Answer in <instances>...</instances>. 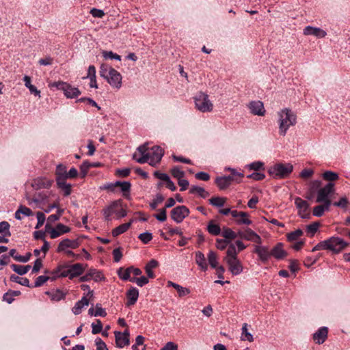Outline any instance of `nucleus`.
Masks as SVG:
<instances>
[{
  "label": "nucleus",
  "mask_w": 350,
  "mask_h": 350,
  "mask_svg": "<svg viewBox=\"0 0 350 350\" xmlns=\"http://www.w3.org/2000/svg\"><path fill=\"white\" fill-rule=\"evenodd\" d=\"M91 327L93 334H97L102 332L103 325L99 319H96L95 322L92 323Z\"/></svg>",
  "instance_id": "nucleus-48"
},
{
  "label": "nucleus",
  "mask_w": 350,
  "mask_h": 350,
  "mask_svg": "<svg viewBox=\"0 0 350 350\" xmlns=\"http://www.w3.org/2000/svg\"><path fill=\"white\" fill-rule=\"evenodd\" d=\"M56 182L58 187L64 192V196H68L71 193V185L67 183L66 180H60Z\"/></svg>",
  "instance_id": "nucleus-33"
},
{
  "label": "nucleus",
  "mask_w": 350,
  "mask_h": 350,
  "mask_svg": "<svg viewBox=\"0 0 350 350\" xmlns=\"http://www.w3.org/2000/svg\"><path fill=\"white\" fill-rule=\"evenodd\" d=\"M83 271V265L80 263H77L71 266L70 269L67 271H63L59 274L57 272L56 275L54 276L52 280L55 277H66L69 276L70 278H72L75 276L81 275Z\"/></svg>",
  "instance_id": "nucleus-10"
},
{
  "label": "nucleus",
  "mask_w": 350,
  "mask_h": 350,
  "mask_svg": "<svg viewBox=\"0 0 350 350\" xmlns=\"http://www.w3.org/2000/svg\"><path fill=\"white\" fill-rule=\"evenodd\" d=\"M154 217L159 221H165L167 219L165 208L160 209L159 213L154 215Z\"/></svg>",
  "instance_id": "nucleus-60"
},
{
  "label": "nucleus",
  "mask_w": 350,
  "mask_h": 350,
  "mask_svg": "<svg viewBox=\"0 0 350 350\" xmlns=\"http://www.w3.org/2000/svg\"><path fill=\"white\" fill-rule=\"evenodd\" d=\"M53 180L45 177H38L33 180L31 187L36 190L49 188L52 185Z\"/></svg>",
  "instance_id": "nucleus-16"
},
{
  "label": "nucleus",
  "mask_w": 350,
  "mask_h": 350,
  "mask_svg": "<svg viewBox=\"0 0 350 350\" xmlns=\"http://www.w3.org/2000/svg\"><path fill=\"white\" fill-rule=\"evenodd\" d=\"M254 252L258 254L260 260L263 262H266L271 257V251L266 246L256 245Z\"/></svg>",
  "instance_id": "nucleus-20"
},
{
  "label": "nucleus",
  "mask_w": 350,
  "mask_h": 350,
  "mask_svg": "<svg viewBox=\"0 0 350 350\" xmlns=\"http://www.w3.org/2000/svg\"><path fill=\"white\" fill-rule=\"evenodd\" d=\"M325 250H330L335 254L340 252L348 246V243L338 237H332L325 240Z\"/></svg>",
  "instance_id": "nucleus-5"
},
{
  "label": "nucleus",
  "mask_w": 350,
  "mask_h": 350,
  "mask_svg": "<svg viewBox=\"0 0 350 350\" xmlns=\"http://www.w3.org/2000/svg\"><path fill=\"white\" fill-rule=\"evenodd\" d=\"M103 55L105 59L109 58V59H115L117 60L121 59V57L119 55H118L116 53H113L112 51H103Z\"/></svg>",
  "instance_id": "nucleus-59"
},
{
  "label": "nucleus",
  "mask_w": 350,
  "mask_h": 350,
  "mask_svg": "<svg viewBox=\"0 0 350 350\" xmlns=\"http://www.w3.org/2000/svg\"><path fill=\"white\" fill-rule=\"evenodd\" d=\"M195 177L201 180L207 181L210 179V175L204 172H200L196 174Z\"/></svg>",
  "instance_id": "nucleus-61"
},
{
  "label": "nucleus",
  "mask_w": 350,
  "mask_h": 350,
  "mask_svg": "<svg viewBox=\"0 0 350 350\" xmlns=\"http://www.w3.org/2000/svg\"><path fill=\"white\" fill-rule=\"evenodd\" d=\"M48 294L50 295L51 299L53 301H59L64 299L65 296V294L59 290H56L55 291L48 293Z\"/></svg>",
  "instance_id": "nucleus-49"
},
{
  "label": "nucleus",
  "mask_w": 350,
  "mask_h": 350,
  "mask_svg": "<svg viewBox=\"0 0 350 350\" xmlns=\"http://www.w3.org/2000/svg\"><path fill=\"white\" fill-rule=\"evenodd\" d=\"M303 231L301 229H297L287 234V239L288 241H294L297 240L301 236L303 235Z\"/></svg>",
  "instance_id": "nucleus-45"
},
{
  "label": "nucleus",
  "mask_w": 350,
  "mask_h": 350,
  "mask_svg": "<svg viewBox=\"0 0 350 350\" xmlns=\"http://www.w3.org/2000/svg\"><path fill=\"white\" fill-rule=\"evenodd\" d=\"M36 217L38 223L36 226V228L38 229L44 224L46 218L44 214L42 212H37Z\"/></svg>",
  "instance_id": "nucleus-57"
},
{
  "label": "nucleus",
  "mask_w": 350,
  "mask_h": 350,
  "mask_svg": "<svg viewBox=\"0 0 350 350\" xmlns=\"http://www.w3.org/2000/svg\"><path fill=\"white\" fill-rule=\"evenodd\" d=\"M118 275L123 280H130V279H132V278L130 277L131 273L129 270V267L126 269H124L122 267H120L118 270Z\"/></svg>",
  "instance_id": "nucleus-42"
},
{
  "label": "nucleus",
  "mask_w": 350,
  "mask_h": 350,
  "mask_svg": "<svg viewBox=\"0 0 350 350\" xmlns=\"http://www.w3.org/2000/svg\"><path fill=\"white\" fill-rule=\"evenodd\" d=\"M130 281L135 282L139 286H143L148 283V279L145 276H142L140 278H132V279H130Z\"/></svg>",
  "instance_id": "nucleus-53"
},
{
  "label": "nucleus",
  "mask_w": 350,
  "mask_h": 350,
  "mask_svg": "<svg viewBox=\"0 0 350 350\" xmlns=\"http://www.w3.org/2000/svg\"><path fill=\"white\" fill-rule=\"evenodd\" d=\"M12 269L13 271L16 273H17L19 275H24L28 272V271L30 269L31 266L30 265H16L13 264L11 265Z\"/></svg>",
  "instance_id": "nucleus-36"
},
{
  "label": "nucleus",
  "mask_w": 350,
  "mask_h": 350,
  "mask_svg": "<svg viewBox=\"0 0 350 350\" xmlns=\"http://www.w3.org/2000/svg\"><path fill=\"white\" fill-rule=\"evenodd\" d=\"M225 261L229 266V270L233 275H238L243 271V267L240 260L237 258L233 259H226Z\"/></svg>",
  "instance_id": "nucleus-18"
},
{
  "label": "nucleus",
  "mask_w": 350,
  "mask_h": 350,
  "mask_svg": "<svg viewBox=\"0 0 350 350\" xmlns=\"http://www.w3.org/2000/svg\"><path fill=\"white\" fill-rule=\"evenodd\" d=\"M319 227V223L314 222V223L307 226V227H306L307 232L311 234V235L313 236L318 230Z\"/></svg>",
  "instance_id": "nucleus-55"
},
{
  "label": "nucleus",
  "mask_w": 350,
  "mask_h": 350,
  "mask_svg": "<svg viewBox=\"0 0 350 350\" xmlns=\"http://www.w3.org/2000/svg\"><path fill=\"white\" fill-rule=\"evenodd\" d=\"M314 171L312 169H304L303 170L299 176L302 178H308L312 176Z\"/></svg>",
  "instance_id": "nucleus-63"
},
{
  "label": "nucleus",
  "mask_w": 350,
  "mask_h": 350,
  "mask_svg": "<svg viewBox=\"0 0 350 350\" xmlns=\"http://www.w3.org/2000/svg\"><path fill=\"white\" fill-rule=\"evenodd\" d=\"M88 273H92L91 279L94 280L95 281L100 280L102 278V275L100 272L97 271L96 269H90Z\"/></svg>",
  "instance_id": "nucleus-62"
},
{
  "label": "nucleus",
  "mask_w": 350,
  "mask_h": 350,
  "mask_svg": "<svg viewBox=\"0 0 350 350\" xmlns=\"http://www.w3.org/2000/svg\"><path fill=\"white\" fill-rule=\"evenodd\" d=\"M167 286L174 287L176 290L179 297L185 296L190 293V291L188 288L183 287V286H180L179 284L174 283L171 281H169L167 282Z\"/></svg>",
  "instance_id": "nucleus-31"
},
{
  "label": "nucleus",
  "mask_w": 350,
  "mask_h": 350,
  "mask_svg": "<svg viewBox=\"0 0 350 350\" xmlns=\"http://www.w3.org/2000/svg\"><path fill=\"white\" fill-rule=\"evenodd\" d=\"M107 82L113 88L119 89L122 85V75L117 70H111V74L106 78Z\"/></svg>",
  "instance_id": "nucleus-15"
},
{
  "label": "nucleus",
  "mask_w": 350,
  "mask_h": 350,
  "mask_svg": "<svg viewBox=\"0 0 350 350\" xmlns=\"http://www.w3.org/2000/svg\"><path fill=\"white\" fill-rule=\"evenodd\" d=\"M295 204L298 209V214L301 218H310V213L308 211L310 205L306 200H302L299 197H297L295 199Z\"/></svg>",
  "instance_id": "nucleus-9"
},
{
  "label": "nucleus",
  "mask_w": 350,
  "mask_h": 350,
  "mask_svg": "<svg viewBox=\"0 0 350 350\" xmlns=\"http://www.w3.org/2000/svg\"><path fill=\"white\" fill-rule=\"evenodd\" d=\"M227 256L224 258V260L226 259H233L237 258V252L236 247L233 244H230L227 250Z\"/></svg>",
  "instance_id": "nucleus-46"
},
{
  "label": "nucleus",
  "mask_w": 350,
  "mask_h": 350,
  "mask_svg": "<svg viewBox=\"0 0 350 350\" xmlns=\"http://www.w3.org/2000/svg\"><path fill=\"white\" fill-rule=\"evenodd\" d=\"M10 280L23 286H30L29 280L26 278H20L16 275H12L10 276Z\"/></svg>",
  "instance_id": "nucleus-44"
},
{
  "label": "nucleus",
  "mask_w": 350,
  "mask_h": 350,
  "mask_svg": "<svg viewBox=\"0 0 350 350\" xmlns=\"http://www.w3.org/2000/svg\"><path fill=\"white\" fill-rule=\"evenodd\" d=\"M66 167L62 164H59L56 167L55 175H56V181L60 180H66Z\"/></svg>",
  "instance_id": "nucleus-28"
},
{
  "label": "nucleus",
  "mask_w": 350,
  "mask_h": 350,
  "mask_svg": "<svg viewBox=\"0 0 350 350\" xmlns=\"http://www.w3.org/2000/svg\"><path fill=\"white\" fill-rule=\"evenodd\" d=\"M226 201V198L221 197H213L209 200V202L211 205L221 207L223 206Z\"/></svg>",
  "instance_id": "nucleus-43"
},
{
  "label": "nucleus",
  "mask_w": 350,
  "mask_h": 350,
  "mask_svg": "<svg viewBox=\"0 0 350 350\" xmlns=\"http://www.w3.org/2000/svg\"><path fill=\"white\" fill-rule=\"evenodd\" d=\"M138 152L142 154L141 157H137V153H134L133 159L139 163H145L149 161L150 152L148 150V143H145L137 148Z\"/></svg>",
  "instance_id": "nucleus-12"
},
{
  "label": "nucleus",
  "mask_w": 350,
  "mask_h": 350,
  "mask_svg": "<svg viewBox=\"0 0 350 350\" xmlns=\"http://www.w3.org/2000/svg\"><path fill=\"white\" fill-rule=\"evenodd\" d=\"M138 237L144 243L146 244L152 240V235L150 232H146L140 234Z\"/></svg>",
  "instance_id": "nucleus-56"
},
{
  "label": "nucleus",
  "mask_w": 350,
  "mask_h": 350,
  "mask_svg": "<svg viewBox=\"0 0 350 350\" xmlns=\"http://www.w3.org/2000/svg\"><path fill=\"white\" fill-rule=\"evenodd\" d=\"M95 345L96 346V350H108L105 342L100 338H96L95 339Z\"/></svg>",
  "instance_id": "nucleus-58"
},
{
  "label": "nucleus",
  "mask_w": 350,
  "mask_h": 350,
  "mask_svg": "<svg viewBox=\"0 0 350 350\" xmlns=\"http://www.w3.org/2000/svg\"><path fill=\"white\" fill-rule=\"evenodd\" d=\"M189 214V208L185 206H178L173 208L171 211L172 219L179 224L183 221V219L187 217Z\"/></svg>",
  "instance_id": "nucleus-8"
},
{
  "label": "nucleus",
  "mask_w": 350,
  "mask_h": 350,
  "mask_svg": "<svg viewBox=\"0 0 350 350\" xmlns=\"http://www.w3.org/2000/svg\"><path fill=\"white\" fill-rule=\"evenodd\" d=\"M328 335V327L323 326L319 327L317 332L312 334V339L316 344L321 345L327 339Z\"/></svg>",
  "instance_id": "nucleus-13"
},
{
  "label": "nucleus",
  "mask_w": 350,
  "mask_h": 350,
  "mask_svg": "<svg viewBox=\"0 0 350 350\" xmlns=\"http://www.w3.org/2000/svg\"><path fill=\"white\" fill-rule=\"evenodd\" d=\"M304 34L306 36H314L318 38H322L326 36L327 33L319 27L307 26L304 29Z\"/></svg>",
  "instance_id": "nucleus-19"
},
{
  "label": "nucleus",
  "mask_w": 350,
  "mask_h": 350,
  "mask_svg": "<svg viewBox=\"0 0 350 350\" xmlns=\"http://www.w3.org/2000/svg\"><path fill=\"white\" fill-rule=\"evenodd\" d=\"M190 193L199 194L202 198H206L209 196V193L206 191L204 188L198 186H191L189 190Z\"/></svg>",
  "instance_id": "nucleus-35"
},
{
  "label": "nucleus",
  "mask_w": 350,
  "mask_h": 350,
  "mask_svg": "<svg viewBox=\"0 0 350 350\" xmlns=\"http://www.w3.org/2000/svg\"><path fill=\"white\" fill-rule=\"evenodd\" d=\"M221 235L226 239L232 240L237 237V234L231 228H224L221 231Z\"/></svg>",
  "instance_id": "nucleus-40"
},
{
  "label": "nucleus",
  "mask_w": 350,
  "mask_h": 350,
  "mask_svg": "<svg viewBox=\"0 0 350 350\" xmlns=\"http://www.w3.org/2000/svg\"><path fill=\"white\" fill-rule=\"evenodd\" d=\"M215 183L221 190H224L230 185L229 183V179L226 178L224 176L217 177L215 179Z\"/></svg>",
  "instance_id": "nucleus-37"
},
{
  "label": "nucleus",
  "mask_w": 350,
  "mask_h": 350,
  "mask_svg": "<svg viewBox=\"0 0 350 350\" xmlns=\"http://www.w3.org/2000/svg\"><path fill=\"white\" fill-rule=\"evenodd\" d=\"M287 255L286 252L283 250V245L278 243L271 250V256H273L276 259H282Z\"/></svg>",
  "instance_id": "nucleus-24"
},
{
  "label": "nucleus",
  "mask_w": 350,
  "mask_h": 350,
  "mask_svg": "<svg viewBox=\"0 0 350 350\" xmlns=\"http://www.w3.org/2000/svg\"><path fill=\"white\" fill-rule=\"evenodd\" d=\"M331 204V201H327L326 203L314 206L312 211L313 215L321 217L325 211H329Z\"/></svg>",
  "instance_id": "nucleus-25"
},
{
  "label": "nucleus",
  "mask_w": 350,
  "mask_h": 350,
  "mask_svg": "<svg viewBox=\"0 0 350 350\" xmlns=\"http://www.w3.org/2000/svg\"><path fill=\"white\" fill-rule=\"evenodd\" d=\"M50 86L55 87L58 90L63 91L64 95L68 98H74L81 94V91L77 88L72 87L71 85L66 82H53L50 85Z\"/></svg>",
  "instance_id": "nucleus-6"
},
{
  "label": "nucleus",
  "mask_w": 350,
  "mask_h": 350,
  "mask_svg": "<svg viewBox=\"0 0 350 350\" xmlns=\"http://www.w3.org/2000/svg\"><path fill=\"white\" fill-rule=\"evenodd\" d=\"M208 260L211 267L217 268V254L213 252L210 251L208 254Z\"/></svg>",
  "instance_id": "nucleus-47"
},
{
  "label": "nucleus",
  "mask_w": 350,
  "mask_h": 350,
  "mask_svg": "<svg viewBox=\"0 0 350 350\" xmlns=\"http://www.w3.org/2000/svg\"><path fill=\"white\" fill-rule=\"evenodd\" d=\"M113 69L114 68L106 64H102L99 71L100 77L106 79V78H107V77L111 74V70H113Z\"/></svg>",
  "instance_id": "nucleus-41"
},
{
  "label": "nucleus",
  "mask_w": 350,
  "mask_h": 350,
  "mask_svg": "<svg viewBox=\"0 0 350 350\" xmlns=\"http://www.w3.org/2000/svg\"><path fill=\"white\" fill-rule=\"evenodd\" d=\"M293 166L291 163H276L269 167V174L275 178H284L293 172Z\"/></svg>",
  "instance_id": "nucleus-2"
},
{
  "label": "nucleus",
  "mask_w": 350,
  "mask_h": 350,
  "mask_svg": "<svg viewBox=\"0 0 350 350\" xmlns=\"http://www.w3.org/2000/svg\"><path fill=\"white\" fill-rule=\"evenodd\" d=\"M51 278L46 275H40L38 276L35 282L33 285L34 287H39L43 285L47 280H49Z\"/></svg>",
  "instance_id": "nucleus-54"
},
{
  "label": "nucleus",
  "mask_w": 350,
  "mask_h": 350,
  "mask_svg": "<svg viewBox=\"0 0 350 350\" xmlns=\"http://www.w3.org/2000/svg\"><path fill=\"white\" fill-rule=\"evenodd\" d=\"M105 220L109 221L112 214H116L117 217H124L127 215L126 211L122 207V202L120 200L113 201L109 206L103 211Z\"/></svg>",
  "instance_id": "nucleus-3"
},
{
  "label": "nucleus",
  "mask_w": 350,
  "mask_h": 350,
  "mask_svg": "<svg viewBox=\"0 0 350 350\" xmlns=\"http://www.w3.org/2000/svg\"><path fill=\"white\" fill-rule=\"evenodd\" d=\"M93 299V291H89L85 295H84L81 300L78 301L75 306H88L91 303V300Z\"/></svg>",
  "instance_id": "nucleus-29"
},
{
  "label": "nucleus",
  "mask_w": 350,
  "mask_h": 350,
  "mask_svg": "<svg viewBox=\"0 0 350 350\" xmlns=\"http://www.w3.org/2000/svg\"><path fill=\"white\" fill-rule=\"evenodd\" d=\"M127 304L129 306L134 305L138 298L139 291L135 288H132L129 290L126 294Z\"/></svg>",
  "instance_id": "nucleus-26"
},
{
  "label": "nucleus",
  "mask_w": 350,
  "mask_h": 350,
  "mask_svg": "<svg viewBox=\"0 0 350 350\" xmlns=\"http://www.w3.org/2000/svg\"><path fill=\"white\" fill-rule=\"evenodd\" d=\"M10 227L8 221L0 222V233H3L4 236H10Z\"/></svg>",
  "instance_id": "nucleus-51"
},
{
  "label": "nucleus",
  "mask_w": 350,
  "mask_h": 350,
  "mask_svg": "<svg viewBox=\"0 0 350 350\" xmlns=\"http://www.w3.org/2000/svg\"><path fill=\"white\" fill-rule=\"evenodd\" d=\"M334 191V184L327 183L324 187L321 188L317 191L316 202L319 203H326L327 201H331L329 196Z\"/></svg>",
  "instance_id": "nucleus-7"
},
{
  "label": "nucleus",
  "mask_w": 350,
  "mask_h": 350,
  "mask_svg": "<svg viewBox=\"0 0 350 350\" xmlns=\"http://www.w3.org/2000/svg\"><path fill=\"white\" fill-rule=\"evenodd\" d=\"M161 350H178V346L173 342H167Z\"/></svg>",
  "instance_id": "nucleus-64"
},
{
  "label": "nucleus",
  "mask_w": 350,
  "mask_h": 350,
  "mask_svg": "<svg viewBox=\"0 0 350 350\" xmlns=\"http://www.w3.org/2000/svg\"><path fill=\"white\" fill-rule=\"evenodd\" d=\"M279 133L280 135L284 136L288 129L297 122V116L294 112L288 108L282 109L278 113Z\"/></svg>",
  "instance_id": "nucleus-1"
},
{
  "label": "nucleus",
  "mask_w": 350,
  "mask_h": 350,
  "mask_svg": "<svg viewBox=\"0 0 350 350\" xmlns=\"http://www.w3.org/2000/svg\"><path fill=\"white\" fill-rule=\"evenodd\" d=\"M196 107L201 112H211L213 109V104L210 100L208 95L204 92H199L194 98Z\"/></svg>",
  "instance_id": "nucleus-4"
},
{
  "label": "nucleus",
  "mask_w": 350,
  "mask_h": 350,
  "mask_svg": "<svg viewBox=\"0 0 350 350\" xmlns=\"http://www.w3.org/2000/svg\"><path fill=\"white\" fill-rule=\"evenodd\" d=\"M252 113L257 116H264L265 110L261 101H252L249 104Z\"/></svg>",
  "instance_id": "nucleus-21"
},
{
  "label": "nucleus",
  "mask_w": 350,
  "mask_h": 350,
  "mask_svg": "<svg viewBox=\"0 0 350 350\" xmlns=\"http://www.w3.org/2000/svg\"><path fill=\"white\" fill-rule=\"evenodd\" d=\"M196 262L202 271H206L207 269L208 265L202 252H197L196 253Z\"/></svg>",
  "instance_id": "nucleus-27"
},
{
  "label": "nucleus",
  "mask_w": 350,
  "mask_h": 350,
  "mask_svg": "<svg viewBox=\"0 0 350 350\" xmlns=\"http://www.w3.org/2000/svg\"><path fill=\"white\" fill-rule=\"evenodd\" d=\"M88 314L91 317H105L107 312L105 308H90Z\"/></svg>",
  "instance_id": "nucleus-34"
},
{
  "label": "nucleus",
  "mask_w": 350,
  "mask_h": 350,
  "mask_svg": "<svg viewBox=\"0 0 350 350\" xmlns=\"http://www.w3.org/2000/svg\"><path fill=\"white\" fill-rule=\"evenodd\" d=\"M321 185V182L320 180H313L310 183V188H309V191H310V196H308L307 198L308 199H311L313 196V194L318 191V190L320 188Z\"/></svg>",
  "instance_id": "nucleus-38"
},
{
  "label": "nucleus",
  "mask_w": 350,
  "mask_h": 350,
  "mask_svg": "<svg viewBox=\"0 0 350 350\" xmlns=\"http://www.w3.org/2000/svg\"><path fill=\"white\" fill-rule=\"evenodd\" d=\"M243 239L250 241L258 244H261L262 243L260 237L249 228L244 229Z\"/></svg>",
  "instance_id": "nucleus-22"
},
{
  "label": "nucleus",
  "mask_w": 350,
  "mask_h": 350,
  "mask_svg": "<svg viewBox=\"0 0 350 350\" xmlns=\"http://www.w3.org/2000/svg\"><path fill=\"white\" fill-rule=\"evenodd\" d=\"M247 326L248 325L247 323H244L243 325L241 328V340L243 341L247 340L251 342L254 341V336L248 332Z\"/></svg>",
  "instance_id": "nucleus-30"
},
{
  "label": "nucleus",
  "mask_w": 350,
  "mask_h": 350,
  "mask_svg": "<svg viewBox=\"0 0 350 350\" xmlns=\"http://www.w3.org/2000/svg\"><path fill=\"white\" fill-rule=\"evenodd\" d=\"M132 224V221L128 222V223H125V224H122L121 225H120L119 226L116 227V228H114L112 231V235L113 237H118V235L125 232L131 226Z\"/></svg>",
  "instance_id": "nucleus-32"
},
{
  "label": "nucleus",
  "mask_w": 350,
  "mask_h": 350,
  "mask_svg": "<svg viewBox=\"0 0 350 350\" xmlns=\"http://www.w3.org/2000/svg\"><path fill=\"white\" fill-rule=\"evenodd\" d=\"M231 215L236 219V223L238 225H250L252 223V221L249 219V215L246 212H239L234 210L231 212Z\"/></svg>",
  "instance_id": "nucleus-14"
},
{
  "label": "nucleus",
  "mask_w": 350,
  "mask_h": 350,
  "mask_svg": "<svg viewBox=\"0 0 350 350\" xmlns=\"http://www.w3.org/2000/svg\"><path fill=\"white\" fill-rule=\"evenodd\" d=\"M149 152L150 159L147 163H148L152 166H155L161 161L164 153L163 149L157 146H153Z\"/></svg>",
  "instance_id": "nucleus-11"
},
{
  "label": "nucleus",
  "mask_w": 350,
  "mask_h": 350,
  "mask_svg": "<svg viewBox=\"0 0 350 350\" xmlns=\"http://www.w3.org/2000/svg\"><path fill=\"white\" fill-rule=\"evenodd\" d=\"M114 335L117 347L123 348L124 346L129 345V338H127V336H124L121 332L115 331Z\"/></svg>",
  "instance_id": "nucleus-23"
},
{
  "label": "nucleus",
  "mask_w": 350,
  "mask_h": 350,
  "mask_svg": "<svg viewBox=\"0 0 350 350\" xmlns=\"http://www.w3.org/2000/svg\"><path fill=\"white\" fill-rule=\"evenodd\" d=\"M172 175L178 179H180L185 176V172L180 169V167L176 166L174 167L170 171Z\"/></svg>",
  "instance_id": "nucleus-52"
},
{
  "label": "nucleus",
  "mask_w": 350,
  "mask_h": 350,
  "mask_svg": "<svg viewBox=\"0 0 350 350\" xmlns=\"http://www.w3.org/2000/svg\"><path fill=\"white\" fill-rule=\"evenodd\" d=\"M323 178L328 181H334L338 178V174L332 171H326L323 174Z\"/></svg>",
  "instance_id": "nucleus-50"
},
{
  "label": "nucleus",
  "mask_w": 350,
  "mask_h": 350,
  "mask_svg": "<svg viewBox=\"0 0 350 350\" xmlns=\"http://www.w3.org/2000/svg\"><path fill=\"white\" fill-rule=\"evenodd\" d=\"M79 244L78 239H65L59 243L57 251V252H62L66 251L67 248L75 249L79 246Z\"/></svg>",
  "instance_id": "nucleus-17"
},
{
  "label": "nucleus",
  "mask_w": 350,
  "mask_h": 350,
  "mask_svg": "<svg viewBox=\"0 0 350 350\" xmlns=\"http://www.w3.org/2000/svg\"><path fill=\"white\" fill-rule=\"evenodd\" d=\"M208 232L213 235H219L221 234V230L219 225L213 223V221H210L207 226Z\"/></svg>",
  "instance_id": "nucleus-39"
}]
</instances>
